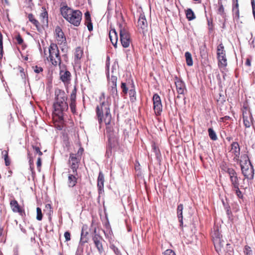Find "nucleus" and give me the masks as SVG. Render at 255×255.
I'll list each match as a JSON object with an SVG mask.
<instances>
[{"label": "nucleus", "instance_id": "1", "mask_svg": "<svg viewBox=\"0 0 255 255\" xmlns=\"http://www.w3.org/2000/svg\"><path fill=\"white\" fill-rule=\"evenodd\" d=\"M97 116L98 118L99 122L101 124L102 122L103 117L104 121L106 125V133H105L108 139V144L107 147L106 155L107 157L110 158L112 155V143L111 142L112 126V115L109 106L107 107L104 103L101 106H98L96 108Z\"/></svg>", "mask_w": 255, "mask_h": 255}, {"label": "nucleus", "instance_id": "2", "mask_svg": "<svg viewBox=\"0 0 255 255\" xmlns=\"http://www.w3.org/2000/svg\"><path fill=\"white\" fill-rule=\"evenodd\" d=\"M55 99L53 104L54 114L59 119L63 117V112L68 109L67 102V96L63 90L57 89L55 90Z\"/></svg>", "mask_w": 255, "mask_h": 255}, {"label": "nucleus", "instance_id": "3", "mask_svg": "<svg viewBox=\"0 0 255 255\" xmlns=\"http://www.w3.org/2000/svg\"><path fill=\"white\" fill-rule=\"evenodd\" d=\"M60 12L62 16L71 24L78 26L80 24L82 13L79 10H73L65 3L60 4Z\"/></svg>", "mask_w": 255, "mask_h": 255}, {"label": "nucleus", "instance_id": "4", "mask_svg": "<svg viewBox=\"0 0 255 255\" xmlns=\"http://www.w3.org/2000/svg\"><path fill=\"white\" fill-rule=\"evenodd\" d=\"M45 56L47 60L54 66H60L61 64V58L60 55L59 48L56 44L52 43L48 47L47 51L44 49Z\"/></svg>", "mask_w": 255, "mask_h": 255}, {"label": "nucleus", "instance_id": "5", "mask_svg": "<svg viewBox=\"0 0 255 255\" xmlns=\"http://www.w3.org/2000/svg\"><path fill=\"white\" fill-rule=\"evenodd\" d=\"M239 161L242 173L245 178L250 180L253 179L254 176V169L248 155H242L241 159Z\"/></svg>", "mask_w": 255, "mask_h": 255}, {"label": "nucleus", "instance_id": "6", "mask_svg": "<svg viewBox=\"0 0 255 255\" xmlns=\"http://www.w3.org/2000/svg\"><path fill=\"white\" fill-rule=\"evenodd\" d=\"M217 58L219 68L225 69L227 66L228 62L225 48L222 43L217 46Z\"/></svg>", "mask_w": 255, "mask_h": 255}, {"label": "nucleus", "instance_id": "7", "mask_svg": "<svg viewBox=\"0 0 255 255\" xmlns=\"http://www.w3.org/2000/svg\"><path fill=\"white\" fill-rule=\"evenodd\" d=\"M80 160L81 157H78L76 154H70L68 160V165L72 170V172L74 174H77V171L79 166Z\"/></svg>", "mask_w": 255, "mask_h": 255}, {"label": "nucleus", "instance_id": "8", "mask_svg": "<svg viewBox=\"0 0 255 255\" xmlns=\"http://www.w3.org/2000/svg\"><path fill=\"white\" fill-rule=\"evenodd\" d=\"M153 110L156 116H160L162 112V105L160 96L157 94H154L152 98Z\"/></svg>", "mask_w": 255, "mask_h": 255}, {"label": "nucleus", "instance_id": "9", "mask_svg": "<svg viewBox=\"0 0 255 255\" xmlns=\"http://www.w3.org/2000/svg\"><path fill=\"white\" fill-rule=\"evenodd\" d=\"M120 34L121 43L123 47L125 48L129 47L131 40L128 32L125 28H120Z\"/></svg>", "mask_w": 255, "mask_h": 255}, {"label": "nucleus", "instance_id": "10", "mask_svg": "<svg viewBox=\"0 0 255 255\" xmlns=\"http://www.w3.org/2000/svg\"><path fill=\"white\" fill-rule=\"evenodd\" d=\"M243 118L245 127L250 128L253 124V117L250 110L247 107L243 108Z\"/></svg>", "mask_w": 255, "mask_h": 255}, {"label": "nucleus", "instance_id": "11", "mask_svg": "<svg viewBox=\"0 0 255 255\" xmlns=\"http://www.w3.org/2000/svg\"><path fill=\"white\" fill-rule=\"evenodd\" d=\"M9 205L13 212L17 213L21 216L25 215L24 208L21 206L15 199L13 198L10 200Z\"/></svg>", "mask_w": 255, "mask_h": 255}, {"label": "nucleus", "instance_id": "12", "mask_svg": "<svg viewBox=\"0 0 255 255\" xmlns=\"http://www.w3.org/2000/svg\"><path fill=\"white\" fill-rule=\"evenodd\" d=\"M60 67V77L61 80L64 84H69L71 81V74L70 72L67 70L66 66H59Z\"/></svg>", "mask_w": 255, "mask_h": 255}, {"label": "nucleus", "instance_id": "13", "mask_svg": "<svg viewBox=\"0 0 255 255\" xmlns=\"http://www.w3.org/2000/svg\"><path fill=\"white\" fill-rule=\"evenodd\" d=\"M230 152L234 155L233 160L234 161L238 162L240 157V147L237 142H233L231 145Z\"/></svg>", "mask_w": 255, "mask_h": 255}, {"label": "nucleus", "instance_id": "14", "mask_svg": "<svg viewBox=\"0 0 255 255\" xmlns=\"http://www.w3.org/2000/svg\"><path fill=\"white\" fill-rule=\"evenodd\" d=\"M174 80L177 92L179 95H184L186 91L184 82L177 76L174 77Z\"/></svg>", "mask_w": 255, "mask_h": 255}, {"label": "nucleus", "instance_id": "15", "mask_svg": "<svg viewBox=\"0 0 255 255\" xmlns=\"http://www.w3.org/2000/svg\"><path fill=\"white\" fill-rule=\"evenodd\" d=\"M55 36L58 44H61L63 43H66V37L60 27H56L55 29Z\"/></svg>", "mask_w": 255, "mask_h": 255}, {"label": "nucleus", "instance_id": "16", "mask_svg": "<svg viewBox=\"0 0 255 255\" xmlns=\"http://www.w3.org/2000/svg\"><path fill=\"white\" fill-rule=\"evenodd\" d=\"M42 12L40 14L39 18L42 26H47L48 24V14L44 7H42Z\"/></svg>", "mask_w": 255, "mask_h": 255}, {"label": "nucleus", "instance_id": "17", "mask_svg": "<svg viewBox=\"0 0 255 255\" xmlns=\"http://www.w3.org/2000/svg\"><path fill=\"white\" fill-rule=\"evenodd\" d=\"M137 26L143 30H145L147 27V22L143 13L140 14L137 21Z\"/></svg>", "mask_w": 255, "mask_h": 255}, {"label": "nucleus", "instance_id": "18", "mask_svg": "<svg viewBox=\"0 0 255 255\" xmlns=\"http://www.w3.org/2000/svg\"><path fill=\"white\" fill-rule=\"evenodd\" d=\"M229 176L232 188L239 186V179L235 170L230 173Z\"/></svg>", "mask_w": 255, "mask_h": 255}, {"label": "nucleus", "instance_id": "19", "mask_svg": "<svg viewBox=\"0 0 255 255\" xmlns=\"http://www.w3.org/2000/svg\"><path fill=\"white\" fill-rule=\"evenodd\" d=\"M224 244L225 242L222 239H215L214 245L216 251L218 252V254H220V253L222 252V251L224 248Z\"/></svg>", "mask_w": 255, "mask_h": 255}, {"label": "nucleus", "instance_id": "20", "mask_svg": "<svg viewBox=\"0 0 255 255\" xmlns=\"http://www.w3.org/2000/svg\"><path fill=\"white\" fill-rule=\"evenodd\" d=\"M183 205L180 204L177 206V217L180 223V227L183 228Z\"/></svg>", "mask_w": 255, "mask_h": 255}, {"label": "nucleus", "instance_id": "21", "mask_svg": "<svg viewBox=\"0 0 255 255\" xmlns=\"http://www.w3.org/2000/svg\"><path fill=\"white\" fill-rule=\"evenodd\" d=\"M77 174H69L68 176V185L69 187H74L77 183Z\"/></svg>", "mask_w": 255, "mask_h": 255}, {"label": "nucleus", "instance_id": "22", "mask_svg": "<svg viewBox=\"0 0 255 255\" xmlns=\"http://www.w3.org/2000/svg\"><path fill=\"white\" fill-rule=\"evenodd\" d=\"M102 240V238L98 235H95L93 238L95 246L99 252L103 251V246L101 243Z\"/></svg>", "mask_w": 255, "mask_h": 255}, {"label": "nucleus", "instance_id": "23", "mask_svg": "<svg viewBox=\"0 0 255 255\" xmlns=\"http://www.w3.org/2000/svg\"><path fill=\"white\" fill-rule=\"evenodd\" d=\"M83 55V50L81 47H77L74 52V61L78 63Z\"/></svg>", "mask_w": 255, "mask_h": 255}, {"label": "nucleus", "instance_id": "24", "mask_svg": "<svg viewBox=\"0 0 255 255\" xmlns=\"http://www.w3.org/2000/svg\"><path fill=\"white\" fill-rule=\"evenodd\" d=\"M85 24L87 26L89 31L93 30V24L91 21V15L89 11L85 13Z\"/></svg>", "mask_w": 255, "mask_h": 255}, {"label": "nucleus", "instance_id": "25", "mask_svg": "<svg viewBox=\"0 0 255 255\" xmlns=\"http://www.w3.org/2000/svg\"><path fill=\"white\" fill-rule=\"evenodd\" d=\"M28 18L29 21L36 27V29L39 30L40 28V22L38 20L36 19L35 16L32 13H29L28 14Z\"/></svg>", "mask_w": 255, "mask_h": 255}, {"label": "nucleus", "instance_id": "26", "mask_svg": "<svg viewBox=\"0 0 255 255\" xmlns=\"http://www.w3.org/2000/svg\"><path fill=\"white\" fill-rule=\"evenodd\" d=\"M239 5L238 0H236V3L233 6V12L235 15V18L239 19L240 18Z\"/></svg>", "mask_w": 255, "mask_h": 255}, {"label": "nucleus", "instance_id": "27", "mask_svg": "<svg viewBox=\"0 0 255 255\" xmlns=\"http://www.w3.org/2000/svg\"><path fill=\"white\" fill-rule=\"evenodd\" d=\"M14 39L16 40L15 43L16 44L21 45L23 49H25L26 45L24 44V40L19 33L15 36Z\"/></svg>", "mask_w": 255, "mask_h": 255}, {"label": "nucleus", "instance_id": "28", "mask_svg": "<svg viewBox=\"0 0 255 255\" xmlns=\"http://www.w3.org/2000/svg\"><path fill=\"white\" fill-rule=\"evenodd\" d=\"M104 177L103 174L100 172L98 178V187L101 190L104 187Z\"/></svg>", "mask_w": 255, "mask_h": 255}, {"label": "nucleus", "instance_id": "29", "mask_svg": "<svg viewBox=\"0 0 255 255\" xmlns=\"http://www.w3.org/2000/svg\"><path fill=\"white\" fill-rule=\"evenodd\" d=\"M185 57L186 62L187 65L188 66H192L193 62V59H192L191 54L188 51L186 52L185 53Z\"/></svg>", "mask_w": 255, "mask_h": 255}, {"label": "nucleus", "instance_id": "30", "mask_svg": "<svg viewBox=\"0 0 255 255\" xmlns=\"http://www.w3.org/2000/svg\"><path fill=\"white\" fill-rule=\"evenodd\" d=\"M88 233L87 232H84V230H82L81 239H80V243L82 244L86 243L88 241V238L87 235Z\"/></svg>", "mask_w": 255, "mask_h": 255}, {"label": "nucleus", "instance_id": "31", "mask_svg": "<svg viewBox=\"0 0 255 255\" xmlns=\"http://www.w3.org/2000/svg\"><path fill=\"white\" fill-rule=\"evenodd\" d=\"M186 16L189 20H192L195 18V15L191 8H188L186 10Z\"/></svg>", "mask_w": 255, "mask_h": 255}, {"label": "nucleus", "instance_id": "32", "mask_svg": "<svg viewBox=\"0 0 255 255\" xmlns=\"http://www.w3.org/2000/svg\"><path fill=\"white\" fill-rule=\"evenodd\" d=\"M220 167L222 170L224 171L226 173H227L228 174L235 170L233 168H230L227 166L225 163H223L221 165Z\"/></svg>", "mask_w": 255, "mask_h": 255}, {"label": "nucleus", "instance_id": "33", "mask_svg": "<svg viewBox=\"0 0 255 255\" xmlns=\"http://www.w3.org/2000/svg\"><path fill=\"white\" fill-rule=\"evenodd\" d=\"M129 96L130 100L132 103L134 102L136 100V92L134 88L131 89L129 90Z\"/></svg>", "mask_w": 255, "mask_h": 255}, {"label": "nucleus", "instance_id": "34", "mask_svg": "<svg viewBox=\"0 0 255 255\" xmlns=\"http://www.w3.org/2000/svg\"><path fill=\"white\" fill-rule=\"evenodd\" d=\"M3 54V36L2 33L0 32V60L2 59Z\"/></svg>", "mask_w": 255, "mask_h": 255}, {"label": "nucleus", "instance_id": "35", "mask_svg": "<svg viewBox=\"0 0 255 255\" xmlns=\"http://www.w3.org/2000/svg\"><path fill=\"white\" fill-rule=\"evenodd\" d=\"M209 136L210 138L213 140H216L217 139V136L216 132L212 128H209L208 129Z\"/></svg>", "mask_w": 255, "mask_h": 255}, {"label": "nucleus", "instance_id": "36", "mask_svg": "<svg viewBox=\"0 0 255 255\" xmlns=\"http://www.w3.org/2000/svg\"><path fill=\"white\" fill-rule=\"evenodd\" d=\"M213 239V242L214 243L215 239H221L222 238V235L218 231H214L211 234Z\"/></svg>", "mask_w": 255, "mask_h": 255}, {"label": "nucleus", "instance_id": "37", "mask_svg": "<svg viewBox=\"0 0 255 255\" xmlns=\"http://www.w3.org/2000/svg\"><path fill=\"white\" fill-rule=\"evenodd\" d=\"M200 54L202 58H206V57L207 56V52L205 45L200 47Z\"/></svg>", "mask_w": 255, "mask_h": 255}, {"label": "nucleus", "instance_id": "38", "mask_svg": "<svg viewBox=\"0 0 255 255\" xmlns=\"http://www.w3.org/2000/svg\"><path fill=\"white\" fill-rule=\"evenodd\" d=\"M232 190L235 192L236 195L239 198H243V195L239 189V186L232 188Z\"/></svg>", "mask_w": 255, "mask_h": 255}, {"label": "nucleus", "instance_id": "39", "mask_svg": "<svg viewBox=\"0 0 255 255\" xmlns=\"http://www.w3.org/2000/svg\"><path fill=\"white\" fill-rule=\"evenodd\" d=\"M110 56L108 55L107 57L106 68H107V77L108 80L110 79Z\"/></svg>", "mask_w": 255, "mask_h": 255}, {"label": "nucleus", "instance_id": "40", "mask_svg": "<svg viewBox=\"0 0 255 255\" xmlns=\"http://www.w3.org/2000/svg\"><path fill=\"white\" fill-rule=\"evenodd\" d=\"M77 88L74 87L70 95V103L76 102Z\"/></svg>", "mask_w": 255, "mask_h": 255}, {"label": "nucleus", "instance_id": "41", "mask_svg": "<svg viewBox=\"0 0 255 255\" xmlns=\"http://www.w3.org/2000/svg\"><path fill=\"white\" fill-rule=\"evenodd\" d=\"M244 255H253V251L249 246H245L244 248Z\"/></svg>", "mask_w": 255, "mask_h": 255}, {"label": "nucleus", "instance_id": "42", "mask_svg": "<svg viewBox=\"0 0 255 255\" xmlns=\"http://www.w3.org/2000/svg\"><path fill=\"white\" fill-rule=\"evenodd\" d=\"M218 4H219V8L218 9V13L220 15L223 16L225 14L224 7L223 6V5L221 2H219Z\"/></svg>", "mask_w": 255, "mask_h": 255}, {"label": "nucleus", "instance_id": "43", "mask_svg": "<svg viewBox=\"0 0 255 255\" xmlns=\"http://www.w3.org/2000/svg\"><path fill=\"white\" fill-rule=\"evenodd\" d=\"M36 219L38 221H41L42 219L43 215L41 209L39 207L36 208Z\"/></svg>", "mask_w": 255, "mask_h": 255}, {"label": "nucleus", "instance_id": "44", "mask_svg": "<svg viewBox=\"0 0 255 255\" xmlns=\"http://www.w3.org/2000/svg\"><path fill=\"white\" fill-rule=\"evenodd\" d=\"M70 108L71 112L75 114L76 113V102H73L70 103Z\"/></svg>", "mask_w": 255, "mask_h": 255}, {"label": "nucleus", "instance_id": "45", "mask_svg": "<svg viewBox=\"0 0 255 255\" xmlns=\"http://www.w3.org/2000/svg\"><path fill=\"white\" fill-rule=\"evenodd\" d=\"M45 208V209L44 210V211H47L49 215H51L53 213V210H52L51 206L50 204H46Z\"/></svg>", "mask_w": 255, "mask_h": 255}, {"label": "nucleus", "instance_id": "46", "mask_svg": "<svg viewBox=\"0 0 255 255\" xmlns=\"http://www.w3.org/2000/svg\"><path fill=\"white\" fill-rule=\"evenodd\" d=\"M4 161L6 166H9L10 164V160L8 157V153L6 152L4 155Z\"/></svg>", "mask_w": 255, "mask_h": 255}, {"label": "nucleus", "instance_id": "47", "mask_svg": "<svg viewBox=\"0 0 255 255\" xmlns=\"http://www.w3.org/2000/svg\"><path fill=\"white\" fill-rule=\"evenodd\" d=\"M121 88L122 89L123 92L125 94H127L128 92V88L127 87L126 83H122L121 84Z\"/></svg>", "mask_w": 255, "mask_h": 255}, {"label": "nucleus", "instance_id": "48", "mask_svg": "<svg viewBox=\"0 0 255 255\" xmlns=\"http://www.w3.org/2000/svg\"><path fill=\"white\" fill-rule=\"evenodd\" d=\"M152 149L154 151V152L155 153L156 155H158V154L160 153V151L157 146L155 145V143L152 144Z\"/></svg>", "mask_w": 255, "mask_h": 255}, {"label": "nucleus", "instance_id": "49", "mask_svg": "<svg viewBox=\"0 0 255 255\" xmlns=\"http://www.w3.org/2000/svg\"><path fill=\"white\" fill-rule=\"evenodd\" d=\"M41 165H42L41 159L40 157H39L37 159V161L36 162L37 167V169H38V170L39 172L41 171Z\"/></svg>", "mask_w": 255, "mask_h": 255}, {"label": "nucleus", "instance_id": "50", "mask_svg": "<svg viewBox=\"0 0 255 255\" xmlns=\"http://www.w3.org/2000/svg\"><path fill=\"white\" fill-rule=\"evenodd\" d=\"M163 255H176V254L172 250L168 249L164 252Z\"/></svg>", "mask_w": 255, "mask_h": 255}, {"label": "nucleus", "instance_id": "51", "mask_svg": "<svg viewBox=\"0 0 255 255\" xmlns=\"http://www.w3.org/2000/svg\"><path fill=\"white\" fill-rule=\"evenodd\" d=\"M64 236L65 238L66 241H69L71 240V234L69 232H65Z\"/></svg>", "mask_w": 255, "mask_h": 255}, {"label": "nucleus", "instance_id": "52", "mask_svg": "<svg viewBox=\"0 0 255 255\" xmlns=\"http://www.w3.org/2000/svg\"><path fill=\"white\" fill-rule=\"evenodd\" d=\"M33 149L34 150L35 152L38 154L39 156H41L43 154L39 147L33 146Z\"/></svg>", "mask_w": 255, "mask_h": 255}, {"label": "nucleus", "instance_id": "53", "mask_svg": "<svg viewBox=\"0 0 255 255\" xmlns=\"http://www.w3.org/2000/svg\"><path fill=\"white\" fill-rule=\"evenodd\" d=\"M34 71L36 73H39L40 72L43 71V68L41 67L36 66L34 68Z\"/></svg>", "mask_w": 255, "mask_h": 255}, {"label": "nucleus", "instance_id": "54", "mask_svg": "<svg viewBox=\"0 0 255 255\" xmlns=\"http://www.w3.org/2000/svg\"><path fill=\"white\" fill-rule=\"evenodd\" d=\"M84 194V192L83 191V186L82 185L79 186V191L77 192V194L79 196L83 195Z\"/></svg>", "mask_w": 255, "mask_h": 255}, {"label": "nucleus", "instance_id": "55", "mask_svg": "<svg viewBox=\"0 0 255 255\" xmlns=\"http://www.w3.org/2000/svg\"><path fill=\"white\" fill-rule=\"evenodd\" d=\"M19 69L21 78L24 79L25 78V75L24 72V69L21 67H19Z\"/></svg>", "mask_w": 255, "mask_h": 255}, {"label": "nucleus", "instance_id": "56", "mask_svg": "<svg viewBox=\"0 0 255 255\" xmlns=\"http://www.w3.org/2000/svg\"><path fill=\"white\" fill-rule=\"evenodd\" d=\"M231 118L229 116H225L220 119V122H225L226 121L229 120Z\"/></svg>", "mask_w": 255, "mask_h": 255}, {"label": "nucleus", "instance_id": "57", "mask_svg": "<svg viewBox=\"0 0 255 255\" xmlns=\"http://www.w3.org/2000/svg\"><path fill=\"white\" fill-rule=\"evenodd\" d=\"M83 151H84V149H83V148H82V147H80V148L79 149V150H78V152H77V153L76 154H77V156L78 157H80L81 155L83 154Z\"/></svg>", "mask_w": 255, "mask_h": 255}, {"label": "nucleus", "instance_id": "58", "mask_svg": "<svg viewBox=\"0 0 255 255\" xmlns=\"http://www.w3.org/2000/svg\"><path fill=\"white\" fill-rule=\"evenodd\" d=\"M30 171H31L32 175H35V172L34 169L33 163H30Z\"/></svg>", "mask_w": 255, "mask_h": 255}, {"label": "nucleus", "instance_id": "59", "mask_svg": "<svg viewBox=\"0 0 255 255\" xmlns=\"http://www.w3.org/2000/svg\"><path fill=\"white\" fill-rule=\"evenodd\" d=\"M113 250L117 255H119L120 254V252L119 249L115 246H113Z\"/></svg>", "mask_w": 255, "mask_h": 255}, {"label": "nucleus", "instance_id": "60", "mask_svg": "<svg viewBox=\"0 0 255 255\" xmlns=\"http://www.w3.org/2000/svg\"><path fill=\"white\" fill-rule=\"evenodd\" d=\"M109 37L110 41L112 42V35H111V31H112V25H110L109 26Z\"/></svg>", "mask_w": 255, "mask_h": 255}, {"label": "nucleus", "instance_id": "61", "mask_svg": "<svg viewBox=\"0 0 255 255\" xmlns=\"http://www.w3.org/2000/svg\"><path fill=\"white\" fill-rule=\"evenodd\" d=\"M246 65L250 66L251 65V60L249 58H247L245 63Z\"/></svg>", "mask_w": 255, "mask_h": 255}, {"label": "nucleus", "instance_id": "62", "mask_svg": "<svg viewBox=\"0 0 255 255\" xmlns=\"http://www.w3.org/2000/svg\"><path fill=\"white\" fill-rule=\"evenodd\" d=\"M109 4H110V1L109 2L108 6H109ZM106 15H107V17L108 19H109L110 18V10L109 8L108 9V11L106 13Z\"/></svg>", "mask_w": 255, "mask_h": 255}, {"label": "nucleus", "instance_id": "63", "mask_svg": "<svg viewBox=\"0 0 255 255\" xmlns=\"http://www.w3.org/2000/svg\"><path fill=\"white\" fill-rule=\"evenodd\" d=\"M226 139L228 141H231L233 139V138L231 136H228L226 137Z\"/></svg>", "mask_w": 255, "mask_h": 255}, {"label": "nucleus", "instance_id": "64", "mask_svg": "<svg viewBox=\"0 0 255 255\" xmlns=\"http://www.w3.org/2000/svg\"><path fill=\"white\" fill-rule=\"evenodd\" d=\"M3 228H0V236L2 235L3 234Z\"/></svg>", "mask_w": 255, "mask_h": 255}]
</instances>
